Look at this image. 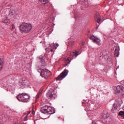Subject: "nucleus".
Here are the masks:
<instances>
[{
	"label": "nucleus",
	"instance_id": "obj_4",
	"mask_svg": "<svg viewBox=\"0 0 124 124\" xmlns=\"http://www.w3.org/2000/svg\"><path fill=\"white\" fill-rule=\"evenodd\" d=\"M90 38L91 40H93V43H95V44H97V45H98L99 46L101 45V40H100V39L98 38L97 37L92 35L90 36Z\"/></svg>",
	"mask_w": 124,
	"mask_h": 124
},
{
	"label": "nucleus",
	"instance_id": "obj_23",
	"mask_svg": "<svg viewBox=\"0 0 124 124\" xmlns=\"http://www.w3.org/2000/svg\"><path fill=\"white\" fill-rule=\"evenodd\" d=\"M70 62H71L70 59L69 58H68L66 60V62H67V63H70Z\"/></svg>",
	"mask_w": 124,
	"mask_h": 124
},
{
	"label": "nucleus",
	"instance_id": "obj_26",
	"mask_svg": "<svg viewBox=\"0 0 124 124\" xmlns=\"http://www.w3.org/2000/svg\"><path fill=\"white\" fill-rule=\"evenodd\" d=\"M24 120L28 121V114H27V115L25 116V117L24 118Z\"/></svg>",
	"mask_w": 124,
	"mask_h": 124
},
{
	"label": "nucleus",
	"instance_id": "obj_12",
	"mask_svg": "<svg viewBox=\"0 0 124 124\" xmlns=\"http://www.w3.org/2000/svg\"><path fill=\"white\" fill-rule=\"evenodd\" d=\"M50 46H52V49H54L56 50L58 47H59V44L56 43V44H52L51 45H50Z\"/></svg>",
	"mask_w": 124,
	"mask_h": 124
},
{
	"label": "nucleus",
	"instance_id": "obj_24",
	"mask_svg": "<svg viewBox=\"0 0 124 124\" xmlns=\"http://www.w3.org/2000/svg\"><path fill=\"white\" fill-rule=\"evenodd\" d=\"M101 21V19L100 18H98L97 20V22L99 24V23H100V21Z\"/></svg>",
	"mask_w": 124,
	"mask_h": 124
},
{
	"label": "nucleus",
	"instance_id": "obj_31",
	"mask_svg": "<svg viewBox=\"0 0 124 124\" xmlns=\"http://www.w3.org/2000/svg\"><path fill=\"white\" fill-rule=\"evenodd\" d=\"M71 60H73V58H72Z\"/></svg>",
	"mask_w": 124,
	"mask_h": 124
},
{
	"label": "nucleus",
	"instance_id": "obj_27",
	"mask_svg": "<svg viewBox=\"0 0 124 124\" xmlns=\"http://www.w3.org/2000/svg\"><path fill=\"white\" fill-rule=\"evenodd\" d=\"M50 51H51V52H53V48H52V49H50Z\"/></svg>",
	"mask_w": 124,
	"mask_h": 124
},
{
	"label": "nucleus",
	"instance_id": "obj_7",
	"mask_svg": "<svg viewBox=\"0 0 124 124\" xmlns=\"http://www.w3.org/2000/svg\"><path fill=\"white\" fill-rule=\"evenodd\" d=\"M115 93H121L124 95V87L122 85H118L115 88Z\"/></svg>",
	"mask_w": 124,
	"mask_h": 124
},
{
	"label": "nucleus",
	"instance_id": "obj_20",
	"mask_svg": "<svg viewBox=\"0 0 124 124\" xmlns=\"http://www.w3.org/2000/svg\"><path fill=\"white\" fill-rule=\"evenodd\" d=\"M43 56L42 55L39 56L37 58V61L39 62L40 61H41V60H43Z\"/></svg>",
	"mask_w": 124,
	"mask_h": 124
},
{
	"label": "nucleus",
	"instance_id": "obj_9",
	"mask_svg": "<svg viewBox=\"0 0 124 124\" xmlns=\"http://www.w3.org/2000/svg\"><path fill=\"white\" fill-rule=\"evenodd\" d=\"M56 113V110H55V108H52L51 106L48 107V109L47 111L48 115H53V114H55Z\"/></svg>",
	"mask_w": 124,
	"mask_h": 124
},
{
	"label": "nucleus",
	"instance_id": "obj_19",
	"mask_svg": "<svg viewBox=\"0 0 124 124\" xmlns=\"http://www.w3.org/2000/svg\"><path fill=\"white\" fill-rule=\"evenodd\" d=\"M39 1L41 2V3H42V4H46L47 2H46L47 0H39Z\"/></svg>",
	"mask_w": 124,
	"mask_h": 124
},
{
	"label": "nucleus",
	"instance_id": "obj_16",
	"mask_svg": "<svg viewBox=\"0 0 124 124\" xmlns=\"http://www.w3.org/2000/svg\"><path fill=\"white\" fill-rule=\"evenodd\" d=\"M119 116L124 119V111H120L118 114Z\"/></svg>",
	"mask_w": 124,
	"mask_h": 124
},
{
	"label": "nucleus",
	"instance_id": "obj_10",
	"mask_svg": "<svg viewBox=\"0 0 124 124\" xmlns=\"http://www.w3.org/2000/svg\"><path fill=\"white\" fill-rule=\"evenodd\" d=\"M49 109V106H45L44 107L42 108L41 109V112L43 114H48V109Z\"/></svg>",
	"mask_w": 124,
	"mask_h": 124
},
{
	"label": "nucleus",
	"instance_id": "obj_18",
	"mask_svg": "<svg viewBox=\"0 0 124 124\" xmlns=\"http://www.w3.org/2000/svg\"><path fill=\"white\" fill-rule=\"evenodd\" d=\"M3 64V61L0 59V70L2 68V65Z\"/></svg>",
	"mask_w": 124,
	"mask_h": 124
},
{
	"label": "nucleus",
	"instance_id": "obj_8",
	"mask_svg": "<svg viewBox=\"0 0 124 124\" xmlns=\"http://www.w3.org/2000/svg\"><path fill=\"white\" fill-rule=\"evenodd\" d=\"M41 76L43 78H48V75H49V70L44 69L41 72Z\"/></svg>",
	"mask_w": 124,
	"mask_h": 124
},
{
	"label": "nucleus",
	"instance_id": "obj_2",
	"mask_svg": "<svg viewBox=\"0 0 124 124\" xmlns=\"http://www.w3.org/2000/svg\"><path fill=\"white\" fill-rule=\"evenodd\" d=\"M16 98L19 101L23 102H28L30 100V95L27 93H21L17 95Z\"/></svg>",
	"mask_w": 124,
	"mask_h": 124
},
{
	"label": "nucleus",
	"instance_id": "obj_13",
	"mask_svg": "<svg viewBox=\"0 0 124 124\" xmlns=\"http://www.w3.org/2000/svg\"><path fill=\"white\" fill-rule=\"evenodd\" d=\"M2 21L5 24H7V23H9V19H7V17H5L2 19Z\"/></svg>",
	"mask_w": 124,
	"mask_h": 124
},
{
	"label": "nucleus",
	"instance_id": "obj_3",
	"mask_svg": "<svg viewBox=\"0 0 124 124\" xmlns=\"http://www.w3.org/2000/svg\"><path fill=\"white\" fill-rule=\"evenodd\" d=\"M67 74H68V71L65 69L60 75L57 77L56 80H58V81H62V79L66 77Z\"/></svg>",
	"mask_w": 124,
	"mask_h": 124
},
{
	"label": "nucleus",
	"instance_id": "obj_30",
	"mask_svg": "<svg viewBox=\"0 0 124 124\" xmlns=\"http://www.w3.org/2000/svg\"><path fill=\"white\" fill-rule=\"evenodd\" d=\"M21 84H22V82H20V85H21Z\"/></svg>",
	"mask_w": 124,
	"mask_h": 124
},
{
	"label": "nucleus",
	"instance_id": "obj_17",
	"mask_svg": "<svg viewBox=\"0 0 124 124\" xmlns=\"http://www.w3.org/2000/svg\"><path fill=\"white\" fill-rule=\"evenodd\" d=\"M103 119H104V120H107L108 118H109V114H103L102 115Z\"/></svg>",
	"mask_w": 124,
	"mask_h": 124
},
{
	"label": "nucleus",
	"instance_id": "obj_14",
	"mask_svg": "<svg viewBox=\"0 0 124 124\" xmlns=\"http://www.w3.org/2000/svg\"><path fill=\"white\" fill-rule=\"evenodd\" d=\"M119 55H120L119 53V50H118V49L116 48L114 52V56L115 57H116V58H118V57H119Z\"/></svg>",
	"mask_w": 124,
	"mask_h": 124
},
{
	"label": "nucleus",
	"instance_id": "obj_21",
	"mask_svg": "<svg viewBox=\"0 0 124 124\" xmlns=\"http://www.w3.org/2000/svg\"><path fill=\"white\" fill-rule=\"evenodd\" d=\"M41 94V92H39L37 93L36 96V100H37V99H38V98H39V96Z\"/></svg>",
	"mask_w": 124,
	"mask_h": 124
},
{
	"label": "nucleus",
	"instance_id": "obj_28",
	"mask_svg": "<svg viewBox=\"0 0 124 124\" xmlns=\"http://www.w3.org/2000/svg\"><path fill=\"white\" fill-rule=\"evenodd\" d=\"M31 113V112H29L27 115H28L29 114H30V113Z\"/></svg>",
	"mask_w": 124,
	"mask_h": 124
},
{
	"label": "nucleus",
	"instance_id": "obj_29",
	"mask_svg": "<svg viewBox=\"0 0 124 124\" xmlns=\"http://www.w3.org/2000/svg\"><path fill=\"white\" fill-rule=\"evenodd\" d=\"M11 11H14V10H11Z\"/></svg>",
	"mask_w": 124,
	"mask_h": 124
},
{
	"label": "nucleus",
	"instance_id": "obj_25",
	"mask_svg": "<svg viewBox=\"0 0 124 124\" xmlns=\"http://www.w3.org/2000/svg\"><path fill=\"white\" fill-rule=\"evenodd\" d=\"M12 30H15V25L14 24L12 25Z\"/></svg>",
	"mask_w": 124,
	"mask_h": 124
},
{
	"label": "nucleus",
	"instance_id": "obj_15",
	"mask_svg": "<svg viewBox=\"0 0 124 124\" xmlns=\"http://www.w3.org/2000/svg\"><path fill=\"white\" fill-rule=\"evenodd\" d=\"M67 45H68V46H72L73 45H74V41H69V42H67L66 43Z\"/></svg>",
	"mask_w": 124,
	"mask_h": 124
},
{
	"label": "nucleus",
	"instance_id": "obj_1",
	"mask_svg": "<svg viewBox=\"0 0 124 124\" xmlns=\"http://www.w3.org/2000/svg\"><path fill=\"white\" fill-rule=\"evenodd\" d=\"M19 29L22 33H29L32 30V25L30 23L23 22L19 26Z\"/></svg>",
	"mask_w": 124,
	"mask_h": 124
},
{
	"label": "nucleus",
	"instance_id": "obj_11",
	"mask_svg": "<svg viewBox=\"0 0 124 124\" xmlns=\"http://www.w3.org/2000/svg\"><path fill=\"white\" fill-rule=\"evenodd\" d=\"M79 55V51H76L75 52H72L71 53V57H75V58H77L78 57V55Z\"/></svg>",
	"mask_w": 124,
	"mask_h": 124
},
{
	"label": "nucleus",
	"instance_id": "obj_6",
	"mask_svg": "<svg viewBox=\"0 0 124 124\" xmlns=\"http://www.w3.org/2000/svg\"><path fill=\"white\" fill-rule=\"evenodd\" d=\"M121 102L120 101H116L112 107V111H115V112H117V111H119L121 109Z\"/></svg>",
	"mask_w": 124,
	"mask_h": 124
},
{
	"label": "nucleus",
	"instance_id": "obj_5",
	"mask_svg": "<svg viewBox=\"0 0 124 124\" xmlns=\"http://www.w3.org/2000/svg\"><path fill=\"white\" fill-rule=\"evenodd\" d=\"M56 94H57V90L56 89H50L46 93V95L48 98H53L54 95Z\"/></svg>",
	"mask_w": 124,
	"mask_h": 124
},
{
	"label": "nucleus",
	"instance_id": "obj_22",
	"mask_svg": "<svg viewBox=\"0 0 124 124\" xmlns=\"http://www.w3.org/2000/svg\"><path fill=\"white\" fill-rule=\"evenodd\" d=\"M39 62H41V63H44V62H45V60L43 59L41 60Z\"/></svg>",
	"mask_w": 124,
	"mask_h": 124
}]
</instances>
